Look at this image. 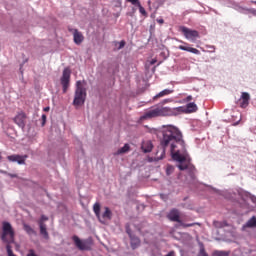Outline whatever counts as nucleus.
Masks as SVG:
<instances>
[{"label":"nucleus","instance_id":"9","mask_svg":"<svg viewBox=\"0 0 256 256\" xmlns=\"http://www.w3.org/2000/svg\"><path fill=\"white\" fill-rule=\"evenodd\" d=\"M68 30L70 33H73V40L75 45H81V43L85 41V36H83V33L79 32V30L73 28H69Z\"/></svg>","mask_w":256,"mask_h":256},{"label":"nucleus","instance_id":"33","mask_svg":"<svg viewBox=\"0 0 256 256\" xmlns=\"http://www.w3.org/2000/svg\"><path fill=\"white\" fill-rule=\"evenodd\" d=\"M157 23H159L160 25H163L165 23V20L163 19H157Z\"/></svg>","mask_w":256,"mask_h":256},{"label":"nucleus","instance_id":"25","mask_svg":"<svg viewBox=\"0 0 256 256\" xmlns=\"http://www.w3.org/2000/svg\"><path fill=\"white\" fill-rule=\"evenodd\" d=\"M175 171V167L173 165H167L166 167V175H172Z\"/></svg>","mask_w":256,"mask_h":256},{"label":"nucleus","instance_id":"14","mask_svg":"<svg viewBox=\"0 0 256 256\" xmlns=\"http://www.w3.org/2000/svg\"><path fill=\"white\" fill-rule=\"evenodd\" d=\"M130 245L132 249H137L141 246V240L137 236L130 235Z\"/></svg>","mask_w":256,"mask_h":256},{"label":"nucleus","instance_id":"19","mask_svg":"<svg viewBox=\"0 0 256 256\" xmlns=\"http://www.w3.org/2000/svg\"><path fill=\"white\" fill-rule=\"evenodd\" d=\"M93 211L96 215V217L101 221V204L95 203L93 206Z\"/></svg>","mask_w":256,"mask_h":256},{"label":"nucleus","instance_id":"4","mask_svg":"<svg viewBox=\"0 0 256 256\" xmlns=\"http://www.w3.org/2000/svg\"><path fill=\"white\" fill-rule=\"evenodd\" d=\"M2 241L4 243H15V231L9 222L2 224Z\"/></svg>","mask_w":256,"mask_h":256},{"label":"nucleus","instance_id":"39","mask_svg":"<svg viewBox=\"0 0 256 256\" xmlns=\"http://www.w3.org/2000/svg\"><path fill=\"white\" fill-rule=\"evenodd\" d=\"M0 159H1V155H0Z\"/></svg>","mask_w":256,"mask_h":256},{"label":"nucleus","instance_id":"11","mask_svg":"<svg viewBox=\"0 0 256 256\" xmlns=\"http://www.w3.org/2000/svg\"><path fill=\"white\" fill-rule=\"evenodd\" d=\"M8 161L11 163H17L18 165H25V159H27V155L21 156L19 154H14L7 156Z\"/></svg>","mask_w":256,"mask_h":256},{"label":"nucleus","instance_id":"31","mask_svg":"<svg viewBox=\"0 0 256 256\" xmlns=\"http://www.w3.org/2000/svg\"><path fill=\"white\" fill-rule=\"evenodd\" d=\"M46 121H47V115L43 114L42 115V125H45Z\"/></svg>","mask_w":256,"mask_h":256},{"label":"nucleus","instance_id":"5","mask_svg":"<svg viewBox=\"0 0 256 256\" xmlns=\"http://www.w3.org/2000/svg\"><path fill=\"white\" fill-rule=\"evenodd\" d=\"M72 241L79 251H91V242L89 240H81L77 235H74Z\"/></svg>","mask_w":256,"mask_h":256},{"label":"nucleus","instance_id":"8","mask_svg":"<svg viewBox=\"0 0 256 256\" xmlns=\"http://www.w3.org/2000/svg\"><path fill=\"white\" fill-rule=\"evenodd\" d=\"M13 121L16 125H18V127H20V129H23L26 125L27 114H25L23 111L18 112Z\"/></svg>","mask_w":256,"mask_h":256},{"label":"nucleus","instance_id":"3","mask_svg":"<svg viewBox=\"0 0 256 256\" xmlns=\"http://www.w3.org/2000/svg\"><path fill=\"white\" fill-rule=\"evenodd\" d=\"M87 98V90L83 87V82L81 80L76 82V90L73 105L79 107L85 103V99Z\"/></svg>","mask_w":256,"mask_h":256},{"label":"nucleus","instance_id":"13","mask_svg":"<svg viewBox=\"0 0 256 256\" xmlns=\"http://www.w3.org/2000/svg\"><path fill=\"white\" fill-rule=\"evenodd\" d=\"M168 219H170V221H174L176 223H181V219L179 217V210L177 209H172L169 214H168Z\"/></svg>","mask_w":256,"mask_h":256},{"label":"nucleus","instance_id":"36","mask_svg":"<svg viewBox=\"0 0 256 256\" xmlns=\"http://www.w3.org/2000/svg\"><path fill=\"white\" fill-rule=\"evenodd\" d=\"M182 227H193V224H182Z\"/></svg>","mask_w":256,"mask_h":256},{"label":"nucleus","instance_id":"20","mask_svg":"<svg viewBox=\"0 0 256 256\" xmlns=\"http://www.w3.org/2000/svg\"><path fill=\"white\" fill-rule=\"evenodd\" d=\"M131 149V147L129 146V144H125L122 148L118 149L116 153H114V155H123L124 153H129V150Z\"/></svg>","mask_w":256,"mask_h":256},{"label":"nucleus","instance_id":"12","mask_svg":"<svg viewBox=\"0 0 256 256\" xmlns=\"http://www.w3.org/2000/svg\"><path fill=\"white\" fill-rule=\"evenodd\" d=\"M249 101H251V95L247 92H242L240 97V107L242 109H247V107H249Z\"/></svg>","mask_w":256,"mask_h":256},{"label":"nucleus","instance_id":"26","mask_svg":"<svg viewBox=\"0 0 256 256\" xmlns=\"http://www.w3.org/2000/svg\"><path fill=\"white\" fill-rule=\"evenodd\" d=\"M213 256H229V252L225 251H214Z\"/></svg>","mask_w":256,"mask_h":256},{"label":"nucleus","instance_id":"15","mask_svg":"<svg viewBox=\"0 0 256 256\" xmlns=\"http://www.w3.org/2000/svg\"><path fill=\"white\" fill-rule=\"evenodd\" d=\"M141 149L144 153H151L153 151V143L151 141L142 142Z\"/></svg>","mask_w":256,"mask_h":256},{"label":"nucleus","instance_id":"6","mask_svg":"<svg viewBox=\"0 0 256 256\" xmlns=\"http://www.w3.org/2000/svg\"><path fill=\"white\" fill-rule=\"evenodd\" d=\"M180 31L184 35L185 39L192 41V43H195V41L199 39V32L197 30H191L185 26H182L180 27Z\"/></svg>","mask_w":256,"mask_h":256},{"label":"nucleus","instance_id":"22","mask_svg":"<svg viewBox=\"0 0 256 256\" xmlns=\"http://www.w3.org/2000/svg\"><path fill=\"white\" fill-rule=\"evenodd\" d=\"M23 227H24V231H26L28 235H35L36 232L31 228L30 225L24 224Z\"/></svg>","mask_w":256,"mask_h":256},{"label":"nucleus","instance_id":"34","mask_svg":"<svg viewBox=\"0 0 256 256\" xmlns=\"http://www.w3.org/2000/svg\"><path fill=\"white\" fill-rule=\"evenodd\" d=\"M126 233L129 235V237H131V235H133V234H131V230L129 228L126 229Z\"/></svg>","mask_w":256,"mask_h":256},{"label":"nucleus","instance_id":"10","mask_svg":"<svg viewBox=\"0 0 256 256\" xmlns=\"http://www.w3.org/2000/svg\"><path fill=\"white\" fill-rule=\"evenodd\" d=\"M180 43H182V45L178 46V49H180V51H187L188 53H193L194 55L201 54V51H199L197 48L191 47L189 43L183 41H180Z\"/></svg>","mask_w":256,"mask_h":256},{"label":"nucleus","instance_id":"2","mask_svg":"<svg viewBox=\"0 0 256 256\" xmlns=\"http://www.w3.org/2000/svg\"><path fill=\"white\" fill-rule=\"evenodd\" d=\"M197 111V104L190 102L186 107L180 106L176 108H170L162 106V104H156L152 106L148 111L141 116V119H155L157 117H177L181 113H195Z\"/></svg>","mask_w":256,"mask_h":256},{"label":"nucleus","instance_id":"37","mask_svg":"<svg viewBox=\"0 0 256 256\" xmlns=\"http://www.w3.org/2000/svg\"><path fill=\"white\" fill-rule=\"evenodd\" d=\"M10 177H17V174H10Z\"/></svg>","mask_w":256,"mask_h":256},{"label":"nucleus","instance_id":"29","mask_svg":"<svg viewBox=\"0 0 256 256\" xmlns=\"http://www.w3.org/2000/svg\"><path fill=\"white\" fill-rule=\"evenodd\" d=\"M127 1H128V3H131L132 5H136V6H138L139 3H141V2H139V0H127Z\"/></svg>","mask_w":256,"mask_h":256},{"label":"nucleus","instance_id":"17","mask_svg":"<svg viewBox=\"0 0 256 256\" xmlns=\"http://www.w3.org/2000/svg\"><path fill=\"white\" fill-rule=\"evenodd\" d=\"M40 227V235L44 237V239H49V232H47V225L43 222H38Z\"/></svg>","mask_w":256,"mask_h":256},{"label":"nucleus","instance_id":"38","mask_svg":"<svg viewBox=\"0 0 256 256\" xmlns=\"http://www.w3.org/2000/svg\"><path fill=\"white\" fill-rule=\"evenodd\" d=\"M44 111H49V107L44 108Z\"/></svg>","mask_w":256,"mask_h":256},{"label":"nucleus","instance_id":"7","mask_svg":"<svg viewBox=\"0 0 256 256\" xmlns=\"http://www.w3.org/2000/svg\"><path fill=\"white\" fill-rule=\"evenodd\" d=\"M60 81L63 87V93H67V89H69V83H71V69L65 68L63 70V74Z\"/></svg>","mask_w":256,"mask_h":256},{"label":"nucleus","instance_id":"32","mask_svg":"<svg viewBox=\"0 0 256 256\" xmlns=\"http://www.w3.org/2000/svg\"><path fill=\"white\" fill-rule=\"evenodd\" d=\"M189 101H193V96H187L185 99L186 103H189Z\"/></svg>","mask_w":256,"mask_h":256},{"label":"nucleus","instance_id":"35","mask_svg":"<svg viewBox=\"0 0 256 256\" xmlns=\"http://www.w3.org/2000/svg\"><path fill=\"white\" fill-rule=\"evenodd\" d=\"M155 63H157V59H152L150 62L151 65H155Z\"/></svg>","mask_w":256,"mask_h":256},{"label":"nucleus","instance_id":"28","mask_svg":"<svg viewBox=\"0 0 256 256\" xmlns=\"http://www.w3.org/2000/svg\"><path fill=\"white\" fill-rule=\"evenodd\" d=\"M45 221H49V217L42 215L38 223H45Z\"/></svg>","mask_w":256,"mask_h":256},{"label":"nucleus","instance_id":"21","mask_svg":"<svg viewBox=\"0 0 256 256\" xmlns=\"http://www.w3.org/2000/svg\"><path fill=\"white\" fill-rule=\"evenodd\" d=\"M104 209H105V211L102 214V218L110 220L111 217H113V213L111 212V209H109V207H105Z\"/></svg>","mask_w":256,"mask_h":256},{"label":"nucleus","instance_id":"1","mask_svg":"<svg viewBox=\"0 0 256 256\" xmlns=\"http://www.w3.org/2000/svg\"><path fill=\"white\" fill-rule=\"evenodd\" d=\"M162 139L160 140V145L163 147V153L167 147L170 148V153L173 161H177V165L180 171H187L191 179H195V173H197V168L191 163V158L187 153V147L185 140L183 139V132L173 125L162 126Z\"/></svg>","mask_w":256,"mask_h":256},{"label":"nucleus","instance_id":"16","mask_svg":"<svg viewBox=\"0 0 256 256\" xmlns=\"http://www.w3.org/2000/svg\"><path fill=\"white\" fill-rule=\"evenodd\" d=\"M173 92L174 90L164 89L153 97V101H157V99H161V97H166V95H171Z\"/></svg>","mask_w":256,"mask_h":256},{"label":"nucleus","instance_id":"18","mask_svg":"<svg viewBox=\"0 0 256 256\" xmlns=\"http://www.w3.org/2000/svg\"><path fill=\"white\" fill-rule=\"evenodd\" d=\"M256 227V217L253 216L251 219H249L246 224L243 225V229H247V228H250V229H253Z\"/></svg>","mask_w":256,"mask_h":256},{"label":"nucleus","instance_id":"23","mask_svg":"<svg viewBox=\"0 0 256 256\" xmlns=\"http://www.w3.org/2000/svg\"><path fill=\"white\" fill-rule=\"evenodd\" d=\"M213 225L216 229H223L227 224L225 222L214 221Z\"/></svg>","mask_w":256,"mask_h":256},{"label":"nucleus","instance_id":"24","mask_svg":"<svg viewBox=\"0 0 256 256\" xmlns=\"http://www.w3.org/2000/svg\"><path fill=\"white\" fill-rule=\"evenodd\" d=\"M137 7H138L141 15H143L144 17H147V11L145 10V8L143 6H141V3H138Z\"/></svg>","mask_w":256,"mask_h":256},{"label":"nucleus","instance_id":"27","mask_svg":"<svg viewBox=\"0 0 256 256\" xmlns=\"http://www.w3.org/2000/svg\"><path fill=\"white\" fill-rule=\"evenodd\" d=\"M6 251L8 256H17L13 253V249L11 248V246L9 244L6 245Z\"/></svg>","mask_w":256,"mask_h":256},{"label":"nucleus","instance_id":"30","mask_svg":"<svg viewBox=\"0 0 256 256\" xmlns=\"http://www.w3.org/2000/svg\"><path fill=\"white\" fill-rule=\"evenodd\" d=\"M123 47H125V41L124 40L119 42L118 49H123Z\"/></svg>","mask_w":256,"mask_h":256}]
</instances>
